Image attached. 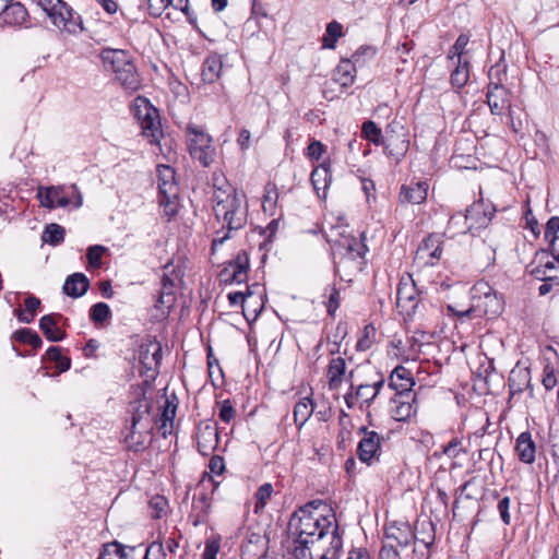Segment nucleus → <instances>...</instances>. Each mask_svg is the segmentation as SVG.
<instances>
[{"instance_id":"obj_56","label":"nucleus","mask_w":559,"mask_h":559,"mask_svg":"<svg viewBox=\"0 0 559 559\" xmlns=\"http://www.w3.org/2000/svg\"><path fill=\"white\" fill-rule=\"evenodd\" d=\"M468 41H469V37L466 34H461L456 38L452 48L450 49L448 58L453 59L454 57H457V60L462 59V55H463L464 49L467 46Z\"/></svg>"},{"instance_id":"obj_36","label":"nucleus","mask_w":559,"mask_h":559,"mask_svg":"<svg viewBox=\"0 0 559 559\" xmlns=\"http://www.w3.org/2000/svg\"><path fill=\"white\" fill-rule=\"evenodd\" d=\"M223 62L217 55H211L205 58L201 76L204 83H214L221 75Z\"/></svg>"},{"instance_id":"obj_15","label":"nucleus","mask_w":559,"mask_h":559,"mask_svg":"<svg viewBox=\"0 0 559 559\" xmlns=\"http://www.w3.org/2000/svg\"><path fill=\"white\" fill-rule=\"evenodd\" d=\"M418 409L415 392H401L391 400L390 414L396 421H406L416 415Z\"/></svg>"},{"instance_id":"obj_59","label":"nucleus","mask_w":559,"mask_h":559,"mask_svg":"<svg viewBox=\"0 0 559 559\" xmlns=\"http://www.w3.org/2000/svg\"><path fill=\"white\" fill-rule=\"evenodd\" d=\"M544 234L548 243L550 240H552V238L559 237V216H552L548 219Z\"/></svg>"},{"instance_id":"obj_18","label":"nucleus","mask_w":559,"mask_h":559,"mask_svg":"<svg viewBox=\"0 0 559 559\" xmlns=\"http://www.w3.org/2000/svg\"><path fill=\"white\" fill-rule=\"evenodd\" d=\"M384 537L386 543L406 548L415 540L416 535L408 522H392L385 525Z\"/></svg>"},{"instance_id":"obj_27","label":"nucleus","mask_w":559,"mask_h":559,"mask_svg":"<svg viewBox=\"0 0 559 559\" xmlns=\"http://www.w3.org/2000/svg\"><path fill=\"white\" fill-rule=\"evenodd\" d=\"M90 288V280L83 273H73L69 275L63 284V293L71 298L84 296Z\"/></svg>"},{"instance_id":"obj_25","label":"nucleus","mask_w":559,"mask_h":559,"mask_svg":"<svg viewBox=\"0 0 559 559\" xmlns=\"http://www.w3.org/2000/svg\"><path fill=\"white\" fill-rule=\"evenodd\" d=\"M414 385L415 380L413 374L404 366L395 367L389 377V386L396 391V394L401 392H414L412 390Z\"/></svg>"},{"instance_id":"obj_7","label":"nucleus","mask_w":559,"mask_h":559,"mask_svg":"<svg viewBox=\"0 0 559 559\" xmlns=\"http://www.w3.org/2000/svg\"><path fill=\"white\" fill-rule=\"evenodd\" d=\"M185 135L190 157L202 167H210L217 155L213 138L203 128L192 122L186 124Z\"/></svg>"},{"instance_id":"obj_45","label":"nucleus","mask_w":559,"mask_h":559,"mask_svg":"<svg viewBox=\"0 0 559 559\" xmlns=\"http://www.w3.org/2000/svg\"><path fill=\"white\" fill-rule=\"evenodd\" d=\"M342 29L343 26L338 22H330L326 25L325 34L322 37V47L326 49H334L337 39L343 36Z\"/></svg>"},{"instance_id":"obj_55","label":"nucleus","mask_w":559,"mask_h":559,"mask_svg":"<svg viewBox=\"0 0 559 559\" xmlns=\"http://www.w3.org/2000/svg\"><path fill=\"white\" fill-rule=\"evenodd\" d=\"M325 295L328 296V312L333 316L340 306V292L335 286H329L325 288Z\"/></svg>"},{"instance_id":"obj_23","label":"nucleus","mask_w":559,"mask_h":559,"mask_svg":"<svg viewBox=\"0 0 559 559\" xmlns=\"http://www.w3.org/2000/svg\"><path fill=\"white\" fill-rule=\"evenodd\" d=\"M219 433L215 425L205 424L198 430V451L203 455H210L218 445Z\"/></svg>"},{"instance_id":"obj_31","label":"nucleus","mask_w":559,"mask_h":559,"mask_svg":"<svg viewBox=\"0 0 559 559\" xmlns=\"http://www.w3.org/2000/svg\"><path fill=\"white\" fill-rule=\"evenodd\" d=\"M128 347L123 352V359L127 362L126 379L131 380L135 376L140 360L138 359V352L140 349V341L138 335H132L128 340Z\"/></svg>"},{"instance_id":"obj_29","label":"nucleus","mask_w":559,"mask_h":559,"mask_svg":"<svg viewBox=\"0 0 559 559\" xmlns=\"http://www.w3.org/2000/svg\"><path fill=\"white\" fill-rule=\"evenodd\" d=\"M515 451L521 462L525 464L534 463L536 445L528 431H524L518 437L515 442Z\"/></svg>"},{"instance_id":"obj_41","label":"nucleus","mask_w":559,"mask_h":559,"mask_svg":"<svg viewBox=\"0 0 559 559\" xmlns=\"http://www.w3.org/2000/svg\"><path fill=\"white\" fill-rule=\"evenodd\" d=\"M12 338L16 342H20L23 344H28L34 349H38L43 345V341H41L39 334L36 331L28 329V328H21V329L16 330L13 333Z\"/></svg>"},{"instance_id":"obj_3","label":"nucleus","mask_w":559,"mask_h":559,"mask_svg":"<svg viewBox=\"0 0 559 559\" xmlns=\"http://www.w3.org/2000/svg\"><path fill=\"white\" fill-rule=\"evenodd\" d=\"M503 298L487 282L479 281L472 287V304L466 310H455L448 306V310L461 321L472 318H496L503 311Z\"/></svg>"},{"instance_id":"obj_35","label":"nucleus","mask_w":559,"mask_h":559,"mask_svg":"<svg viewBox=\"0 0 559 559\" xmlns=\"http://www.w3.org/2000/svg\"><path fill=\"white\" fill-rule=\"evenodd\" d=\"M345 372L346 362L342 357H336L330 360L326 371L330 390H337L341 386Z\"/></svg>"},{"instance_id":"obj_5","label":"nucleus","mask_w":559,"mask_h":559,"mask_svg":"<svg viewBox=\"0 0 559 559\" xmlns=\"http://www.w3.org/2000/svg\"><path fill=\"white\" fill-rule=\"evenodd\" d=\"M100 58L105 69L116 74V80L128 94H132L140 88V76L136 68L124 50L106 48L102 50Z\"/></svg>"},{"instance_id":"obj_6","label":"nucleus","mask_w":559,"mask_h":559,"mask_svg":"<svg viewBox=\"0 0 559 559\" xmlns=\"http://www.w3.org/2000/svg\"><path fill=\"white\" fill-rule=\"evenodd\" d=\"M156 173L158 204L163 215L169 221L177 214L179 207V187L176 182V173L173 167L163 163H157Z\"/></svg>"},{"instance_id":"obj_9","label":"nucleus","mask_w":559,"mask_h":559,"mask_svg":"<svg viewBox=\"0 0 559 559\" xmlns=\"http://www.w3.org/2000/svg\"><path fill=\"white\" fill-rule=\"evenodd\" d=\"M53 25L63 26L69 33L83 31L82 17L63 0H37Z\"/></svg>"},{"instance_id":"obj_22","label":"nucleus","mask_w":559,"mask_h":559,"mask_svg":"<svg viewBox=\"0 0 559 559\" xmlns=\"http://www.w3.org/2000/svg\"><path fill=\"white\" fill-rule=\"evenodd\" d=\"M510 91L503 87H487L486 98L492 115H502L512 109Z\"/></svg>"},{"instance_id":"obj_62","label":"nucleus","mask_w":559,"mask_h":559,"mask_svg":"<svg viewBox=\"0 0 559 559\" xmlns=\"http://www.w3.org/2000/svg\"><path fill=\"white\" fill-rule=\"evenodd\" d=\"M543 385L547 391L552 390L557 385V377L554 368L548 364L544 368Z\"/></svg>"},{"instance_id":"obj_38","label":"nucleus","mask_w":559,"mask_h":559,"mask_svg":"<svg viewBox=\"0 0 559 559\" xmlns=\"http://www.w3.org/2000/svg\"><path fill=\"white\" fill-rule=\"evenodd\" d=\"M313 413V403L310 397H304L294 407L295 424L301 428Z\"/></svg>"},{"instance_id":"obj_48","label":"nucleus","mask_w":559,"mask_h":559,"mask_svg":"<svg viewBox=\"0 0 559 559\" xmlns=\"http://www.w3.org/2000/svg\"><path fill=\"white\" fill-rule=\"evenodd\" d=\"M173 7L175 10L181 11L188 23L194 26L198 21L197 12L190 7L189 0H167V8Z\"/></svg>"},{"instance_id":"obj_28","label":"nucleus","mask_w":559,"mask_h":559,"mask_svg":"<svg viewBox=\"0 0 559 559\" xmlns=\"http://www.w3.org/2000/svg\"><path fill=\"white\" fill-rule=\"evenodd\" d=\"M397 307L406 310H415L417 307V292L413 280L401 282L396 293Z\"/></svg>"},{"instance_id":"obj_49","label":"nucleus","mask_w":559,"mask_h":559,"mask_svg":"<svg viewBox=\"0 0 559 559\" xmlns=\"http://www.w3.org/2000/svg\"><path fill=\"white\" fill-rule=\"evenodd\" d=\"M211 510V504H202L198 501H192V511L189 519L194 526H199L206 522L207 515Z\"/></svg>"},{"instance_id":"obj_42","label":"nucleus","mask_w":559,"mask_h":559,"mask_svg":"<svg viewBox=\"0 0 559 559\" xmlns=\"http://www.w3.org/2000/svg\"><path fill=\"white\" fill-rule=\"evenodd\" d=\"M168 508V500L162 495L153 496L147 502V512L153 520L164 518Z\"/></svg>"},{"instance_id":"obj_39","label":"nucleus","mask_w":559,"mask_h":559,"mask_svg":"<svg viewBox=\"0 0 559 559\" xmlns=\"http://www.w3.org/2000/svg\"><path fill=\"white\" fill-rule=\"evenodd\" d=\"M469 79V63L466 60L459 59L455 69L451 73V85L461 90L464 87Z\"/></svg>"},{"instance_id":"obj_63","label":"nucleus","mask_w":559,"mask_h":559,"mask_svg":"<svg viewBox=\"0 0 559 559\" xmlns=\"http://www.w3.org/2000/svg\"><path fill=\"white\" fill-rule=\"evenodd\" d=\"M219 419L224 423H229L235 416V408L229 400L223 401L219 408Z\"/></svg>"},{"instance_id":"obj_40","label":"nucleus","mask_w":559,"mask_h":559,"mask_svg":"<svg viewBox=\"0 0 559 559\" xmlns=\"http://www.w3.org/2000/svg\"><path fill=\"white\" fill-rule=\"evenodd\" d=\"M355 67L349 60H343L334 72V80L343 87H348L354 83L353 72Z\"/></svg>"},{"instance_id":"obj_10","label":"nucleus","mask_w":559,"mask_h":559,"mask_svg":"<svg viewBox=\"0 0 559 559\" xmlns=\"http://www.w3.org/2000/svg\"><path fill=\"white\" fill-rule=\"evenodd\" d=\"M162 352V345L155 338L148 337L146 343L142 344V402L146 400L147 390L159 373Z\"/></svg>"},{"instance_id":"obj_34","label":"nucleus","mask_w":559,"mask_h":559,"mask_svg":"<svg viewBox=\"0 0 559 559\" xmlns=\"http://www.w3.org/2000/svg\"><path fill=\"white\" fill-rule=\"evenodd\" d=\"M164 399L163 411L158 419V429L164 437L171 432L174 426V419L176 416L177 404L168 400L165 394L162 395Z\"/></svg>"},{"instance_id":"obj_53","label":"nucleus","mask_w":559,"mask_h":559,"mask_svg":"<svg viewBox=\"0 0 559 559\" xmlns=\"http://www.w3.org/2000/svg\"><path fill=\"white\" fill-rule=\"evenodd\" d=\"M131 389H132V392H131L132 400L130 401V412L132 413V435H133L134 433L133 429L135 428V426L140 419V415H139L140 393L138 392L139 384H132Z\"/></svg>"},{"instance_id":"obj_33","label":"nucleus","mask_w":559,"mask_h":559,"mask_svg":"<svg viewBox=\"0 0 559 559\" xmlns=\"http://www.w3.org/2000/svg\"><path fill=\"white\" fill-rule=\"evenodd\" d=\"M310 180L316 192L319 194L320 191L322 190L323 197H325V191L332 181L330 163L324 162L321 165L317 166L311 171Z\"/></svg>"},{"instance_id":"obj_16","label":"nucleus","mask_w":559,"mask_h":559,"mask_svg":"<svg viewBox=\"0 0 559 559\" xmlns=\"http://www.w3.org/2000/svg\"><path fill=\"white\" fill-rule=\"evenodd\" d=\"M359 432L364 433V438L357 447L358 459L364 463L371 464L374 459H378L382 438L378 432L369 431L367 427H361Z\"/></svg>"},{"instance_id":"obj_20","label":"nucleus","mask_w":559,"mask_h":559,"mask_svg":"<svg viewBox=\"0 0 559 559\" xmlns=\"http://www.w3.org/2000/svg\"><path fill=\"white\" fill-rule=\"evenodd\" d=\"M442 240L438 235H429L418 246L416 259L423 260L426 265H435L442 254Z\"/></svg>"},{"instance_id":"obj_30","label":"nucleus","mask_w":559,"mask_h":559,"mask_svg":"<svg viewBox=\"0 0 559 559\" xmlns=\"http://www.w3.org/2000/svg\"><path fill=\"white\" fill-rule=\"evenodd\" d=\"M0 16L4 24L10 26H20L24 24L28 17V12L21 2L10 1Z\"/></svg>"},{"instance_id":"obj_47","label":"nucleus","mask_w":559,"mask_h":559,"mask_svg":"<svg viewBox=\"0 0 559 559\" xmlns=\"http://www.w3.org/2000/svg\"><path fill=\"white\" fill-rule=\"evenodd\" d=\"M507 67L502 63H497L489 69L487 87H503L507 81Z\"/></svg>"},{"instance_id":"obj_2","label":"nucleus","mask_w":559,"mask_h":559,"mask_svg":"<svg viewBox=\"0 0 559 559\" xmlns=\"http://www.w3.org/2000/svg\"><path fill=\"white\" fill-rule=\"evenodd\" d=\"M142 138L146 141L150 152L157 158L170 162L176 155L174 141L164 132L159 109L142 96Z\"/></svg>"},{"instance_id":"obj_37","label":"nucleus","mask_w":559,"mask_h":559,"mask_svg":"<svg viewBox=\"0 0 559 559\" xmlns=\"http://www.w3.org/2000/svg\"><path fill=\"white\" fill-rule=\"evenodd\" d=\"M38 197L40 198L41 205L50 210L55 207H66L71 203L70 198L60 197L53 187L47 188L45 195L39 191Z\"/></svg>"},{"instance_id":"obj_13","label":"nucleus","mask_w":559,"mask_h":559,"mask_svg":"<svg viewBox=\"0 0 559 559\" xmlns=\"http://www.w3.org/2000/svg\"><path fill=\"white\" fill-rule=\"evenodd\" d=\"M531 266L530 273L536 280L559 284V261L551 258L547 250L537 252Z\"/></svg>"},{"instance_id":"obj_24","label":"nucleus","mask_w":559,"mask_h":559,"mask_svg":"<svg viewBox=\"0 0 559 559\" xmlns=\"http://www.w3.org/2000/svg\"><path fill=\"white\" fill-rule=\"evenodd\" d=\"M62 319L61 313H49L39 319V329L49 342H60L66 338V332L58 328V322Z\"/></svg>"},{"instance_id":"obj_50","label":"nucleus","mask_w":559,"mask_h":559,"mask_svg":"<svg viewBox=\"0 0 559 559\" xmlns=\"http://www.w3.org/2000/svg\"><path fill=\"white\" fill-rule=\"evenodd\" d=\"M350 389L354 391L356 399L361 403L367 404L368 406L377 397V391H372V386L369 384L355 385L353 382H350Z\"/></svg>"},{"instance_id":"obj_21","label":"nucleus","mask_w":559,"mask_h":559,"mask_svg":"<svg viewBox=\"0 0 559 559\" xmlns=\"http://www.w3.org/2000/svg\"><path fill=\"white\" fill-rule=\"evenodd\" d=\"M334 248L340 254L350 260L362 259L368 250L362 237L350 235L334 240Z\"/></svg>"},{"instance_id":"obj_57","label":"nucleus","mask_w":559,"mask_h":559,"mask_svg":"<svg viewBox=\"0 0 559 559\" xmlns=\"http://www.w3.org/2000/svg\"><path fill=\"white\" fill-rule=\"evenodd\" d=\"M442 452L450 459H455L460 455L461 452H464L462 448V441L459 438L451 439L442 448Z\"/></svg>"},{"instance_id":"obj_26","label":"nucleus","mask_w":559,"mask_h":559,"mask_svg":"<svg viewBox=\"0 0 559 559\" xmlns=\"http://www.w3.org/2000/svg\"><path fill=\"white\" fill-rule=\"evenodd\" d=\"M428 183L426 181L411 182L401 188L400 200L403 203L420 204L428 195Z\"/></svg>"},{"instance_id":"obj_17","label":"nucleus","mask_w":559,"mask_h":559,"mask_svg":"<svg viewBox=\"0 0 559 559\" xmlns=\"http://www.w3.org/2000/svg\"><path fill=\"white\" fill-rule=\"evenodd\" d=\"M509 386V402L516 395L528 390L531 397H534L531 370L526 367L515 366L511 371L508 379Z\"/></svg>"},{"instance_id":"obj_58","label":"nucleus","mask_w":559,"mask_h":559,"mask_svg":"<svg viewBox=\"0 0 559 559\" xmlns=\"http://www.w3.org/2000/svg\"><path fill=\"white\" fill-rule=\"evenodd\" d=\"M143 559H166V554L163 544L159 542H153L145 550Z\"/></svg>"},{"instance_id":"obj_1","label":"nucleus","mask_w":559,"mask_h":559,"mask_svg":"<svg viewBox=\"0 0 559 559\" xmlns=\"http://www.w3.org/2000/svg\"><path fill=\"white\" fill-rule=\"evenodd\" d=\"M316 503L300 507L289 519L287 535L293 543L292 554L295 559H340L343 537L335 515L312 511Z\"/></svg>"},{"instance_id":"obj_43","label":"nucleus","mask_w":559,"mask_h":559,"mask_svg":"<svg viewBox=\"0 0 559 559\" xmlns=\"http://www.w3.org/2000/svg\"><path fill=\"white\" fill-rule=\"evenodd\" d=\"M45 357L55 362L59 373L66 372L71 368V358L62 355V348L60 346H50Z\"/></svg>"},{"instance_id":"obj_51","label":"nucleus","mask_w":559,"mask_h":559,"mask_svg":"<svg viewBox=\"0 0 559 559\" xmlns=\"http://www.w3.org/2000/svg\"><path fill=\"white\" fill-rule=\"evenodd\" d=\"M495 498H498L497 503V510L500 515V519L504 525L511 524V514H510V507H511V499L510 497H502L500 498L498 492L493 493Z\"/></svg>"},{"instance_id":"obj_44","label":"nucleus","mask_w":559,"mask_h":559,"mask_svg":"<svg viewBox=\"0 0 559 559\" xmlns=\"http://www.w3.org/2000/svg\"><path fill=\"white\" fill-rule=\"evenodd\" d=\"M66 229L56 223L48 224L45 227L41 239L51 246H59L64 241Z\"/></svg>"},{"instance_id":"obj_64","label":"nucleus","mask_w":559,"mask_h":559,"mask_svg":"<svg viewBox=\"0 0 559 559\" xmlns=\"http://www.w3.org/2000/svg\"><path fill=\"white\" fill-rule=\"evenodd\" d=\"M147 10L154 17H158L167 9V0H146Z\"/></svg>"},{"instance_id":"obj_19","label":"nucleus","mask_w":559,"mask_h":559,"mask_svg":"<svg viewBox=\"0 0 559 559\" xmlns=\"http://www.w3.org/2000/svg\"><path fill=\"white\" fill-rule=\"evenodd\" d=\"M213 197H212V210L227 205V202H237L242 200L238 194L237 190L226 182L225 178L213 175Z\"/></svg>"},{"instance_id":"obj_32","label":"nucleus","mask_w":559,"mask_h":559,"mask_svg":"<svg viewBox=\"0 0 559 559\" xmlns=\"http://www.w3.org/2000/svg\"><path fill=\"white\" fill-rule=\"evenodd\" d=\"M218 486L219 483L215 481L209 472H204L197 486L199 493L198 496H194L193 500L202 504H211V496L214 495Z\"/></svg>"},{"instance_id":"obj_60","label":"nucleus","mask_w":559,"mask_h":559,"mask_svg":"<svg viewBox=\"0 0 559 559\" xmlns=\"http://www.w3.org/2000/svg\"><path fill=\"white\" fill-rule=\"evenodd\" d=\"M466 226H468L466 215H463L461 213L452 215L448 222V229L451 230L453 234H460L457 229L464 228Z\"/></svg>"},{"instance_id":"obj_61","label":"nucleus","mask_w":559,"mask_h":559,"mask_svg":"<svg viewBox=\"0 0 559 559\" xmlns=\"http://www.w3.org/2000/svg\"><path fill=\"white\" fill-rule=\"evenodd\" d=\"M378 559H402L393 543H384L379 550Z\"/></svg>"},{"instance_id":"obj_46","label":"nucleus","mask_w":559,"mask_h":559,"mask_svg":"<svg viewBox=\"0 0 559 559\" xmlns=\"http://www.w3.org/2000/svg\"><path fill=\"white\" fill-rule=\"evenodd\" d=\"M88 314L91 321L98 325L110 319L111 310L107 304L99 301L90 308Z\"/></svg>"},{"instance_id":"obj_52","label":"nucleus","mask_w":559,"mask_h":559,"mask_svg":"<svg viewBox=\"0 0 559 559\" xmlns=\"http://www.w3.org/2000/svg\"><path fill=\"white\" fill-rule=\"evenodd\" d=\"M107 249L100 245H94L87 248L86 258L88 262V266L92 269H98L102 265V257L103 253Z\"/></svg>"},{"instance_id":"obj_54","label":"nucleus","mask_w":559,"mask_h":559,"mask_svg":"<svg viewBox=\"0 0 559 559\" xmlns=\"http://www.w3.org/2000/svg\"><path fill=\"white\" fill-rule=\"evenodd\" d=\"M273 493V487L271 484L266 483L259 487V489L255 492V512L259 511V509H263L267 502V500L271 498Z\"/></svg>"},{"instance_id":"obj_12","label":"nucleus","mask_w":559,"mask_h":559,"mask_svg":"<svg viewBox=\"0 0 559 559\" xmlns=\"http://www.w3.org/2000/svg\"><path fill=\"white\" fill-rule=\"evenodd\" d=\"M496 213V207L490 201L479 199L466 209V218L468 226L459 228V233L473 231L474 229L485 228L491 222Z\"/></svg>"},{"instance_id":"obj_14","label":"nucleus","mask_w":559,"mask_h":559,"mask_svg":"<svg viewBox=\"0 0 559 559\" xmlns=\"http://www.w3.org/2000/svg\"><path fill=\"white\" fill-rule=\"evenodd\" d=\"M249 267V255L246 250H240L233 260L225 263L219 276L227 284H242L248 280Z\"/></svg>"},{"instance_id":"obj_8","label":"nucleus","mask_w":559,"mask_h":559,"mask_svg":"<svg viewBox=\"0 0 559 559\" xmlns=\"http://www.w3.org/2000/svg\"><path fill=\"white\" fill-rule=\"evenodd\" d=\"M183 272L180 267L168 261L163 266V275L160 278V289L158 290L154 308L157 313L154 316L157 320L165 319L176 302L175 288L177 283L181 281Z\"/></svg>"},{"instance_id":"obj_11","label":"nucleus","mask_w":559,"mask_h":559,"mask_svg":"<svg viewBox=\"0 0 559 559\" xmlns=\"http://www.w3.org/2000/svg\"><path fill=\"white\" fill-rule=\"evenodd\" d=\"M361 133L365 139L373 144L383 145L385 153L389 156L396 157V159L404 156L408 150V141L401 140L400 143H395L397 139H394V136L384 139L381 129L371 120L362 123Z\"/></svg>"},{"instance_id":"obj_4","label":"nucleus","mask_w":559,"mask_h":559,"mask_svg":"<svg viewBox=\"0 0 559 559\" xmlns=\"http://www.w3.org/2000/svg\"><path fill=\"white\" fill-rule=\"evenodd\" d=\"M215 222L219 227L215 230V236L211 243V250L214 252L219 246L234 238L235 234L242 229L248 221V209L242 204V200L235 203L227 202V205L214 207Z\"/></svg>"}]
</instances>
